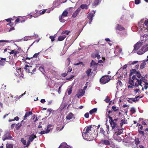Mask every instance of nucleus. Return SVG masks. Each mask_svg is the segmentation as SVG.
I'll list each match as a JSON object with an SVG mask.
<instances>
[{
	"mask_svg": "<svg viewBox=\"0 0 148 148\" xmlns=\"http://www.w3.org/2000/svg\"><path fill=\"white\" fill-rule=\"evenodd\" d=\"M147 79H145V77L142 76L140 73V71H137L136 74L133 75L132 78L130 77L129 84L131 85L138 87L139 86H141L142 90L144 91V89L146 90L148 88V83Z\"/></svg>",
	"mask_w": 148,
	"mask_h": 148,
	"instance_id": "obj_1",
	"label": "nucleus"
},
{
	"mask_svg": "<svg viewBox=\"0 0 148 148\" xmlns=\"http://www.w3.org/2000/svg\"><path fill=\"white\" fill-rule=\"evenodd\" d=\"M92 127L88 126L85 127L84 129L82 136L84 139L88 140L90 141L93 140L97 136L96 133H94V129H91Z\"/></svg>",
	"mask_w": 148,
	"mask_h": 148,
	"instance_id": "obj_2",
	"label": "nucleus"
},
{
	"mask_svg": "<svg viewBox=\"0 0 148 148\" xmlns=\"http://www.w3.org/2000/svg\"><path fill=\"white\" fill-rule=\"evenodd\" d=\"M108 118L109 119L110 124L112 130L115 129L116 128L119 127L118 125V119H113L112 117L110 116H108Z\"/></svg>",
	"mask_w": 148,
	"mask_h": 148,
	"instance_id": "obj_3",
	"label": "nucleus"
},
{
	"mask_svg": "<svg viewBox=\"0 0 148 148\" xmlns=\"http://www.w3.org/2000/svg\"><path fill=\"white\" fill-rule=\"evenodd\" d=\"M123 128L121 129L119 127L113 130L114 132L113 135V138L115 140H118L117 137L123 133Z\"/></svg>",
	"mask_w": 148,
	"mask_h": 148,
	"instance_id": "obj_4",
	"label": "nucleus"
},
{
	"mask_svg": "<svg viewBox=\"0 0 148 148\" xmlns=\"http://www.w3.org/2000/svg\"><path fill=\"white\" fill-rule=\"evenodd\" d=\"M110 80V79L108 75L103 76L100 79L99 82L101 84H104L108 82Z\"/></svg>",
	"mask_w": 148,
	"mask_h": 148,
	"instance_id": "obj_5",
	"label": "nucleus"
},
{
	"mask_svg": "<svg viewBox=\"0 0 148 148\" xmlns=\"http://www.w3.org/2000/svg\"><path fill=\"white\" fill-rule=\"evenodd\" d=\"M24 69L26 72L31 73H32L36 71L35 68H34L32 66H29L27 65L25 66Z\"/></svg>",
	"mask_w": 148,
	"mask_h": 148,
	"instance_id": "obj_6",
	"label": "nucleus"
},
{
	"mask_svg": "<svg viewBox=\"0 0 148 148\" xmlns=\"http://www.w3.org/2000/svg\"><path fill=\"white\" fill-rule=\"evenodd\" d=\"M147 45H146V46H143L141 49L137 52V53L139 55H141L147 51L148 50L147 47Z\"/></svg>",
	"mask_w": 148,
	"mask_h": 148,
	"instance_id": "obj_7",
	"label": "nucleus"
},
{
	"mask_svg": "<svg viewBox=\"0 0 148 148\" xmlns=\"http://www.w3.org/2000/svg\"><path fill=\"white\" fill-rule=\"evenodd\" d=\"M99 50H96V51L92 53L91 55V57L93 58H97L99 60L100 58V55L99 54Z\"/></svg>",
	"mask_w": 148,
	"mask_h": 148,
	"instance_id": "obj_8",
	"label": "nucleus"
},
{
	"mask_svg": "<svg viewBox=\"0 0 148 148\" xmlns=\"http://www.w3.org/2000/svg\"><path fill=\"white\" fill-rule=\"evenodd\" d=\"M98 63L95 62L93 60H92L90 63V67H92L93 71H95L97 69Z\"/></svg>",
	"mask_w": 148,
	"mask_h": 148,
	"instance_id": "obj_9",
	"label": "nucleus"
},
{
	"mask_svg": "<svg viewBox=\"0 0 148 148\" xmlns=\"http://www.w3.org/2000/svg\"><path fill=\"white\" fill-rule=\"evenodd\" d=\"M12 137L10 135V133L7 132L5 133V134L3 136L2 138V140L3 141L7 139H10Z\"/></svg>",
	"mask_w": 148,
	"mask_h": 148,
	"instance_id": "obj_10",
	"label": "nucleus"
},
{
	"mask_svg": "<svg viewBox=\"0 0 148 148\" xmlns=\"http://www.w3.org/2000/svg\"><path fill=\"white\" fill-rule=\"evenodd\" d=\"M143 43L139 42H137L136 44L134 46V49L133 51H136L138 49L143 45Z\"/></svg>",
	"mask_w": 148,
	"mask_h": 148,
	"instance_id": "obj_11",
	"label": "nucleus"
},
{
	"mask_svg": "<svg viewBox=\"0 0 148 148\" xmlns=\"http://www.w3.org/2000/svg\"><path fill=\"white\" fill-rule=\"evenodd\" d=\"M95 14V12H94L93 13H90L87 15V18L88 19H89V23L90 24H91L92 21L93 19V18Z\"/></svg>",
	"mask_w": 148,
	"mask_h": 148,
	"instance_id": "obj_12",
	"label": "nucleus"
},
{
	"mask_svg": "<svg viewBox=\"0 0 148 148\" xmlns=\"http://www.w3.org/2000/svg\"><path fill=\"white\" fill-rule=\"evenodd\" d=\"M85 92V90H84L82 89L79 90L78 91V93L76 95V96L77 98H79L80 96H83Z\"/></svg>",
	"mask_w": 148,
	"mask_h": 148,
	"instance_id": "obj_13",
	"label": "nucleus"
},
{
	"mask_svg": "<svg viewBox=\"0 0 148 148\" xmlns=\"http://www.w3.org/2000/svg\"><path fill=\"white\" fill-rule=\"evenodd\" d=\"M47 10V9H45V10H44L42 11L41 12H40L39 13L37 12L36 13V14H37V15L36 16V15H35L34 16H33L34 17H37L38 16H40V15L44 14L45 13V12H48V13L49 12H50L49 11V12H48L47 11H46Z\"/></svg>",
	"mask_w": 148,
	"mask_h": 148,
	"instance_id": "obj_14",
	"label": "nucleus"
},
{
	"mask_svg": "<svg viewBox=\"0 0 148 148\" xmlns=\"http://www.w3.org/2000/svg\"><path fill=\"white\" fill-rule=\"evenodd\" d=\"M80 11V8H78L75 12L73 13L72 15V17L73 18L75 17Z\"/></svg>",
	"mask_w": 148,
	"mask_h": 148,
	"instance_id": "obj_15",
	"label": "nucleus"
},
{
	"mask_svg": "<svg viewBox=\"0 0 148 148\" xmlns=\"http://www.w3.org/2000/svg\"><path fill=\"white\" fill-rule=\"evenodd\" d=\"M37 137L36 135H34V133L32 134L31 135L29 136V140L31 141V142H32L35 138H36Z\"/></svg>",
	"mask_w": 148,
	"mask_h": 148,
	"instance_id": "obj_16",
	"label": "nucleus"
},
{
	"mask_svg": "<svg viewBox=\"0 0 148 148\" xmlns=\"http://www.w3.org/2000/svg\"><path fill=\"white\" fill-rule=\"evenodd\" d=\"M32 113L31 111L26 112L23 118V120H25L27 119V117H29L30 115H32Z\"/></svg>",
	"mask_w": 148,
	"mask_h": 148,
	"instance_id": "obj_17",
	"label": "nucleus"
},
{
	"mask_svg": "<svg viewBox=\"0 0 148 148\" xmlns=\"http://www.w3.org/2000/svg\"><path fill=\"white\" fill-rule=\"evenodd\" d=\"M73 116V114L72 112H69L66 116V120H70L72 119Z\"/></svg>",
	"mask_w": 148,
	"mask_h": 148,
	"instance_id": "obj_18",
	"label": "nucleus"
},
{
	"mask_svg": "<svg viewBox=\"0 0 148 148\" xmlns=\"http://www.w3.org/2000/svg\"><path fill=\"white\" fill-rule=\"evenodd\" d=\"M101 143L102 144L106 145H109L110 142L108 140H102L101 141Z\"/></svg>",
	"mask_w": 148,
	"mask_h": 148,
	"instance_id": "obj_19",
	"label": "nucleus"
},
{
	"mask_svg": "<svg viewBox=\"0 0 148 148\" xmlns=\"http://www.w3.org/2000/svg\"><path fill=\"white\" fill-rule=\"evenodd\" d=\"M88 5H87L86 4H82L80 6V7L78 8H80V11L81 10V9H85L86 10H87L88 9Z\"/></svg>",
	"mask_w": 148,
	"mask_h": 148,
	"instance_id": "obj_20",
	"label": "nucleus"
},
{
	"mask_svg": "<svg viewBox=\"0 0 148 148\" xmlns=\"http://www.w3.org/2000/svg\"><path fill=\"white\" fill-rule=\"evenodd\" d=\"M116 29L119 30V31H122L125 29V28L123 27L119 24L117 25V26L116 27Z\"/></svg>",
	"mask_w": 148,
	"mask_h": 148,
	"instance_id": "obj_21",
	"label": "nucleus"
},
{
	"mask_svg": "<svg viewBox=\"0 0 148 148\" xmlns=\"http://www.w3.org/2000/svg\"><path fill=\"white\" fill-rule=\"evenodd\" d=\"M127 123V120L125 119V118L122 119L121 121V122L120 123V124L121 127L123 124H126Z\"/></svg>",
	"mask_w": 148,
	"mask_h": 148,
	"instance_id": "obj_22",
	"label": "nucleus"
},
{
	"mask_svg": "<svg viewBox=\"0 0 148 148\" xmlns=\"http://www.w3.org/2000/svg\"><path fill=\"white\" fill-rule=\"evenodd\" d=\"M1 60H0V65L3 66L5 64V61H6V58H1Z\"/></svg>",
	"mask_w": 148,
	"mask_h": 148,
	"instance_id": "obj_23",
	"label": "nucleus"
},
{
	"mask_svg": "<svg viewBox=\"0 0 148 148\" xmlns=\"http://www.w3.org/2000/svg\"><path fill=\"white\" fill-rule=\"evenodd\" d=\"M99 0H94L92 3V5L93 6H96L99 4Z\"/></svg>",
	"mask_w": 148,
	"mask_h": 148,
	"instance_id": "obj_24",
	"label": "nucleus"
},
{
	"mask_svg": "<svg viewBox=\"0 0 148 148\" xmlns=\"http://www.w3.org/2000/svg\"><path fill=\"white\" fill-rule=\"evenodd\" d=\"M66 37V36L65 35L60 36L58 38V40L59 41H62Z\"/></svg>",
	"mask_w": 148,
	"mask_h": 148,
	"instance_id": "obj_25",
	"label": "nucleus"
},
{
	"mask_svg": "<svg viewBox=\"0 0 148 148\" xmlns=\"http://www.w3.org/2000/svg\"><path fill=\"white\" fill-rule=\"evenodd\" d=\"M97 111V109L96 108H95L90 111L89 112L91 114H92L93 113L96 112Z\"/></svg>",
	"mask_w": 148,
	"mask_h": 148,
	"instance_id": "obj_26",
	"label": "nucleus"
},
{
	"mask_svg": "<svg viewBox=\"0 0 148 148\" xmlns=\"http://www.w3.org/2000/svg\"><path fill=\"white\" fill-rule=\"evenodd\" d=\"M59 20L60 22L62 23H64L65 20L64 19V17H63V16L61 15L59 16Z\"/></svg>",
	"mask_w": 148,
	"mask_h": 148,
	"instance_id": "obj_27",
	"label": "nucleus"
},
{
	"mask_svg": "<svg viewBox=\"0 0 148 148\" xmlns=\"http://www.w3.org/2000/svg\"><path fill=\"white\" fill-rule=\"evenodd\" d=\"M52 127V125H49L47 126V128L46 131V133H48L50 131L51 129V127Z\"/></svg>",
	"mask_w": 148,
	"mask_h": 148,
	"instance_id": "obj_28",
	"label": "nucleus"
},
{
	"mask_svg": "<svg viewBox=\"0 0 148 148\" xmlns=\"http://www.w3.org/2000/svg\"><path fill=\"white\" fill-rule=\"evenodd\" d=\"M68 14V12L66 10H65L63 12L61 15L63 16V17H66L67 16Z\"/></svg>",
	"mask_w": 148,
	"mask_h": 148,
	"instance_id": "obj_29",
	"label": "nucleus"
},
{
	"mask_svg": "<svg viewBox=\"0 0 148 148\" xmlns=\"http://www.w3.org/2000/svg\"><path fill=\"white\" fill-rule=\"evenodd\" d=\"M16 130H18L21 126V123H18V124L16 125Z\"/></svg>",
	"mask_w": 148,
	"mask_h": 148,
	"instance_id": "obj_30",
	"label": "nucleus"
},
{
	"mask_svg": "<svg viewBox=\"0 0 148 148\" xmlns=\"http://www.w3.org/2000/svg\"><path fill=\"white\" fill-rule=\"evenodd\" d=\"M71 32L68 30H65L62 31V34H66V35H68Z\"/></svg>",
	"mask_w": 148,
	"mask_h": 148,
	"instance_id": "obj_31",
	"label": "nucleus"
},
{
	"mask_svg": "<svg viewBox=\"0 0 148 148\" xmlns=\"http://www.w3.org/2000/svg\"><path fill=\"white\" fill-rule=\"evenodd\" d=\"M91 69H88L86 71V73L87 75V76H89L90 75V73L91 71Z\"/></svg>",
	"mask_w": 148,
	"mask_h": 148,
	"instance_id": "obj_32",
	"label": "nucleus"
},
{
	"mask_svg": "<svg viewBox=\"0 0 148 148\" xmlns=\"http://www.w3.org/2000/svg\"><path fill=\"white\" fill-rule=\"evenodd\" d=\"M63 143H61L59 147V148H69L68 147L64 145Z\"/></svg>",
	"mask_w": 148,
	"mask_h": 148,
	"instance_id": "obj_33",
	"label": "nucleus"
},
{
	"mask_svg": "<svg viewBox=\"0 0 148 148\" xmlns=\"http://www.w3.org/2000/svg\"><path fill=\"white\" fill-rule=\"evenodd\" d=\"M146 64L145 62H143L141 63L140 65V68L141 69H143L145 67Z\"/></svg>",
	"mask_w": 148,
	"mask_h": 148,
	"instance_id": "obj_34",
	"label": "nucleus"
},
{
	"mask_svg": "<svg viewBox=\"0 0 148 148\" xmlns=\"http://www.w3.org/2000/svg\"><path fill=\"white\" fill-rule=\"evenodd\" d=\"M135 144L136 145H138L140 143V141L138 138H136L135 139Z\"/></svg>",
	"mask_w": 148,
	"mask_h": 148,
	"instance_id": "obj_35",
	"label": "nucleus"
},
{
	"mask_svg": "<svg viewBox=\"0 0 148 148\" xmlns=\"http://www.w3.org/2000/svg\"><path fill=\"white\" fill-rule=\"evenodd\" d=\"M130 71H131V73H130V76L131 75L133 74H135L136 73L137 71H136V70L135 69H133L131 70Z\"/></svg>",
	"mask_w": 148,
	"mask_h": 148,
	"instance_id": "obj_36",
	"label": "nucleus"
},
{
	"mask_svg": "<svg viewBox=\"0 0 148 148\" xmlns=\"http://www.w3.org/2000/svg\"><path fill=\"white\" fill-rule=\"evenodd\" d=\"M112 109L114 112H116L119 110L118 108H117L115 106H112Z\"/></svg>",
	"mask_w": 148,
	"mask_h": 148,
	"instance_id": "obj_37",
	"label": "nucleus"
},
{
	"mask_svg": "<svg viewBox=\"0 0 148 148\" xmlns=\"http://www.w3.org/2000/svg\"><path fill=\"white\" fill-rule=\"evenodd\" d=\"M105 131L102 127H101L100 128V133H101L102 134H103L104 135H105L104 133H105Z\"/></svg>",
	"mask_w": 148,
	"mask_h": 148,
	"instance_id": "obj_38",
	"label": "nucleus"
},
{
	"mask_svg": "<svg viewBox=\"0 0 148 148\" xmlns=\"http://www.w3.org/2000/svg\"><path fill=\"white\" fill-rule=\"evenodd\" d=\"M21 141L24 145H26V140H25L24 139V138H21Z\"/></svg>",
	"mask_w": 148,
	"mask_h": 148,
	"instance_id": "obj_39",
	"label": "nucleus"
},
{
	"mask_svg": "<svg viewBox=\"0 0 148 148\" xmlns=\"http://www.w3.org/2000/svg\"><path fill=\"white\" fill-rule=\"evenodd\" d=\"M110 100L109 97L108 96L106 97V99L104 100L107 103H108L109 102Z\"/></svg>",
	"mask_w": 148,
	"mask_h": 148,
	"instance_id": "obj_40",
	"label": "nucleus"
},
{
	"mask_svg": "<svg viewBox=\"0 0 148 148\" xmlns=\"http://www.w3.org/2000/svg\"><path fill=\"white\" fill-rule=\"evenodd\" d=\"M144 24L147 27L146 28L147 29H148V21H145L144 22Z\"/></svg>",
	"mask_w": 148,
	"mask_h": 148,
	"instance_id": "obj_41",
	"label": "nucleus"
},
{
	"mask_svg": "<svg viewBox=\"0 0 148 148\" xmlns=\"http://www.w3.org/2000/svg\"><path fill=\"white\" fill-rule=\"evenodd\" d=\"M13 146L12 145L10 144L8 145H6V148H13Z\"/></svg>",
	"mask_w": 148,
	"mask_h": 148,
	"instance_id": "obj_42",
	"label": "nucleus"
},
{
	"mask_svg": "<svg viewBox=\"0 0 148 148\" xmlns=\"http://www.w3.org/2000/svg\"><path fill=\"white\" fill-rule=\"evenodd\" d=\"M72 87H71L69 90L68 91V94L70 95L71 93Z\"/></svg>",
	"mask_w": 148,
	"mask_h": 148,
	"instance_id": "obj_43",
	"label": "nucleus"
},
{
	"mask_svg": "<svg viewBox=\"0 0 148 148\" xmlns=\"http://www.w3.org/2000/svg\"><path fill=\"white\" fill-rule=\"evenodd\" d=\"M55 37L53 36H50L49 38L51 40V41L52 42H53L55 40V39L54 38Z\"/></svg>",
	"mask_w": 148,
	"mask_h": 148,
	"instance_id": "obj_44",
	"label": "nucleus"
},
{
	"mask_svg": "<svg viewBox=\"0 0 148 148\" xmlns=\"http://www.w3.org/2000/svg\"><path fill=\"white\" fill-rule=\"evenodd\" d=\"M40 53V52H38L37 53H35L33 56V57H32L33 58H37L38 55H39Z\"/></svg>",
	"mask_w": 148,
	"mask_h": 148,
	"instance_id": "obj_45",
	"label": "nucleus"
},
{
	"mask_svg": "<svg viewBox=\"0 0 148 148\" xmlns=\"http://www.w3.org/2000/svg\"><path fill=\"white\" fill-rule=\"evenodd\" d=\"M128 99L130 100H132V101L135 102L137 101V100H136L135 98H128Z\"/></svg>",
	"mask_w": 148,
	"mask_h": 148,
	"instance_id": "obj_46",
	"label": "nucleus"
},
{
	"mask_svg": "<svg viewBox=\"0 0 148 148\" xmlns=\"http://www.w3.org/2000/svg\"><path fill=\"white\" fill-rule=\"evenodd\" d=\"M74 64L75 66H77V65H78L80 64L84 65V64H83L82 62H80L79 63L75 64Z\"/></svg>",
	"mask_w": 148,
	"mask_h": 148,
	"instance_id": "obj_47",
	"label": "nucleus"
},
{
	"mask_svg": "<svg viewBox=\"0 0 148 148\" xmlns=\"http://www.w3.org/2000/svg\"><path fill=\"white\" fill-rule=\"evenodd\" d=\"M140 0H135V3L136 4H138L140 3Z\"/></svg>",
	"mask_w": 148,
	"mask_h": 148,
	"instance_id": "obj_48",
	"label": "nucleus"
},
{
	"mask_svg": "<svg viewBox=\"0 0 148 148\" xmlns=\"http://www.w3.org/2000/svg\"><path fill=\"white\" fill-rule=\"evenodd\" d=\"M74 77V75H71L69 77L67 78L66 79L67 80H70L72 79Z\"/></svg>",
	"mask_w": 148,
	"mask_h": 148,
	"instance_id": "obj_49",
	"label": "nucleus"
},
{
	"mask_svg": "<svg viewBox=\"0 0 148 148\" xmlns=\"http://www.w3.org/2000/svg\"><path fill=\"white\" fill-rule=\"evenodd\" d=\"M89 114L88 112H87L84 114V117L86 118H88L89 117Z\"/></svg>",
	"mask_w": 148,
	"mask_h": 148,
	"instance_id": "obj_50",
	"label": "nucleus"
},
{
	"mask_svg": "<svg viewBox=\"0 0 148 148\" xmlns=\"http://www.w3.org/2000/svg\"><path fill=\"white\" fill-rule=\"evenodd\" d=\"M16 51L15 50H12L10 52H9L10 54L11 55L14 54Z\"/></svg>",
	"mask_w": 148,
	"mask_h": 148,
	"instance_id": "obj_51",
	"label": "nucleus"
},
{
	"mask_svg": "<svg viewBox=\"0 0 148 148\" xmlns=\"http://www.w3.org/2000/svg\"><path fill=\"white\" fill-rule=\"evenodd\" d=\"M9 42L10 41L9 40H0V42Z\"/></svg>",
	"mask_w": 148,
	"mask_h": 148,
	"instance_id": "obj_52",
	"label": "nucleus"
},
{
	"mask_svg": "<svg viewBox=\"0 0 148 148\" xmlns=\"http://www.w3.org/2000/svg\"><path fill=\"white\" fill-rule=\"evenodd\" d=\"M7 25H10V27H12L13 26V25H14V23L10 22V23H9Z\"/></svg>",
	"mask_w": 148,
	"mask_h": 148,
	"instance_id": "obj_53",
	"label": "nucleus"
},
{
	"mask_svg": "<svg viewBox=\"0 0 148 148\" xmlns=\"http://www.w3.org/2000/svg\"><path fill=\"white\" fill-rule=\"evenodd\" d=\"M68 69H69V70L68 71L67 73L68 74L69 72H71L72 70V69L70 66L69 67Z\"/></svg>",
	"mask_w": 148,
	"mask_h": 148,
	"instance_id": "obj_54",
	"label": "nucleus"
},
{
	"mask_svg": "<svg viewBox=\"0 0 148 148\" xmlns=\"http://www.w3.org/2000/svg\"><path fill=\"white\" fill-rule=\"evenodd\" d=\"M68 69H69V70L68 71L67 73L68 74L69 72H71L72 70V69L70 66L69 67Z\"/></svg>",
	"mask_w": 148,
	"mask_h": 148,
	"instance_id": "obj_55",
	"label": "nucleus"
},
{
	"mask_svg": "<svg viewBox=\"0 0 148 148\" xmlns=\"http://www.w3.org/2000/svg\"><path fill=\"white\" fill-rule=\"evenodd\" d=\"M117 83L120 85V86H122L123 85L122 83L121 82V81L120 80H118V82Z\"/></svg>",
	"mask_w": 148,
	"mask_h": 148,
	"instance_id": "obj_56",
	"label": "nucleus"
},
{
	"mask_svg": "<svg viewBox=\"0 0 148 148\" xmlns=\"http://www.w3.org/2000/svg\"><path fill=\"white\" fill-rule=\"evenodd\" d=\"M19 53L18 51H16L14 53V57L17 56L16 55Z\"/></svg>",
	"mask_w": 148,
	"mask_h": 148,
	"instance_id": "obj_57",
	"label": "nucleus"
},
{
	"mask_svg": "<svg viewBox=\"0 0 148 148\" xmlns=\"http://www.w3.org/2000/svg\"><path fill=\"white\" fill-rule=\"evenodd\" d=\"M46 132V130H45V131H42L40 132V134H45V133H47Z\"/></svg>",
	"mask_w": 148,
	"mask_h": 148,
	"instance_id": "obj_58",
	"label": "nucleus"
},
{
	"mask_svg": "<svg viewBox=\"0 0 148 148\" xmlns=\"http://www.w3.org/2000/svg\"><path fill=\"white\" fill-rule=\"evenodd\" d=\"M138 132L140 134H142L143 135H144V132L143 131H142L138 130Z\"/></svg>",
	"mask_w": 148,
	"mask_h": 148,
	"instance_id": "obj_59",
	"label": "nucleus"
},
{
	"mask_svg": "<svg viewBox=\"0 0 148 148\" xmlns=\"http://www.w3.org/2000/svg\"><path fill=\"white\" fill-rule=\"evenodd\" d=\"M11 20H13V19L12 18H8V19H6V21L7 22H9L10 23V22H11Z\"/></svg>",
	"mask_w": 148,
	"mask_h": 148,
	"instance_id": "obj_60",
	"label": "nucleus"
},
{
	"mask_svg": "<svg viewBox=\"0 0 148 148\" xmlns=\"http://www.w3.org/2000/svg\"><path fill=\"white\" fill-rule=\"evenodd\" d=\"M62 86V85H61V86L59 87V88L58 91V92L59 94H60V92H61V88Z\"/></svg>",
	"mask_w": 148,
	"mask_h": 148,
	"instance_id": "obj_61",
	"label": "nucleus"
},
{
	"mask_svg": "<svg viewBox=\"0 0 148 148\" xmlns=\"http://www.w3.org/2000/svg\"><path fill=\"white\" fill-rule=\"evenodd\" d=\"M131 111L133 113H134L135 112V109L133 108H131Z\"/></svg>",
	"mask_w": 148,
	"mask_h": 148,
	"instance_id": "obj_62",
	"label": "nucleus"
},
{
	"mask_svg": "<svg viewBox=\"0 0 148 148\" xmlns=\"http://www.w3.org/2000/svg\"><path fill=\"white\" fill-rule=\"evenodd\" d=\"M31 142V141H29V140H28L27 142V143L26 144V145L25 146L26 147H27L30 144V142Z\"/></svg>",
	"mask_w": 148,
	"mask_h": 148,
	"instance_id": "obj_63",
	"label": "nucleus"
},
{
	"mask_svg": "<svg viewBox=\"0 0 148 148\" xmlns=\"http://www.w3.org/2000/svg\"><path fill=\"white\" fill-rule=\"evenodd\" d=\"M18 71H17V72H18V73H21V72L23 70V69H21V68H20V69H18Z\"/></svg>",
	"mask_w": 148,
	"mask_h": 148,
	"instance_id": "obj_64",
	"label": "nucleus"
}]
</instances>
